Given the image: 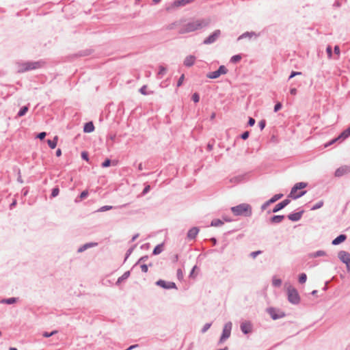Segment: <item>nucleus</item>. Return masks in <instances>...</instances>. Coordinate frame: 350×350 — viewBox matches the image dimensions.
I'll list each match as a JSON object with an SVG mask.
<instances>
[{
    "label": "nucleus",
    "mask_w": 350,
    "mask_h": 350,
    "mask_svg": "<svg viewBox=\"0 0 350 350\" xmlns=\"http://www.w3.org/2000/svg\"><path fill=\"white\" fill-rule=\"evenodd\" d=\"M46 64L45 61L40 59L38 61H27L18 64V72L20 73L28 72L33 70H37L44 67Z\"/></svg>",
    "instance_id": "1"
},
{
    "label": "nucleus",
    "mask_w": 350,
    "mask_h": 350,
    "mask_svg": "<svg viewBox=\"0 0 350 350\" xmlns=\"http://www.w3.org/2000/svg\"><path fill=\"white\" fill-rule=\"evenodd\" d=\"M230 210L235 216L251 217L252 215V206L247 203H242L232 206Z\"/></svg>",
    "instance_id": "2"
},
{
    "label": "nucleus",
    "mask_w": 350,
    "mask_h": 350,
    "mask_svg": "<svg viewBox=\"0 0 350 350\" xmlns=\"http://www.w3.org/2000/svg\"><path fill=\"white\" fill-rule=\"evenodd\" d=\"M202 27V24L200 21H193L188 22L185 24L180 29V33H186L194 31L196 30L200 29Z\"/></svg>",
    "instance_id": "3"
},
{
    "label": "nucleus",
    "mask_w": 350,
    "mask_h": 350,
    "mask_svg": "<svg viewBox=\"0 0 350 350\" xmlns=\"http://www.w3.org/2000/svg\"><path fill=\"white\" fill-rule=\"evenodd\" d=\"M288 301L294 305H297L300 302V296L296 288L289 286L287 288Z\"/></svg>",
    "instance_id": "4"
},
{
    "label": "nucleus",
    "mask_w": 350,
    "mask_h": 350,
    "mask_svg": "<svg viewBox=\"0 0 350 350\" xmlns=\"http://www.w3.org/2000/svg\"><path fill=\"white\" fill-rule=\"evenodd\" d=\"M232 327V323L230 321L225 323L221 337L219 340L218 345L224 343L227 339H228L231 335V330Z\"/></svg>",
    "instance_id": "5"
},
{
    "label": "nucleus",
    "mask_w": 350,
    "mask_h": 350,
    "mask_svg": "<svg viewBox=\"0 0 350 350\" xmlns=\"http://www.w3.org/2000/svg\"><path fill=\"white\" fill-rule=\"evenodd\" d=\"M228 69L225 66H220L218 69L213 72H210L206 75V77L211 79H215L219 77L221 75H226L228 72Z\"/></svg>",
    "instance_id": "6"
},
{
    "label": "nucleus",
    "mask_w": 350,
    "mask_h": 350,
    "mask_svg": "<svg viewBox=\"0 0 350 350\" xmlns=\"http://www.w3.org/2000/svg\"><path fill=\"white\" fill-rule=\"evenodd\" d=\"M267 312L271 316L273 320H277L283 318L286 316L284 312L280 310V309H276L273 307L268 308L267 309Z\"/></svg>",
    "instance_id": "7"
},
{
    "label": "nucleus",
    "mask_w": 350,
    "mask_h": 350,
    "mask_svg": "<svg viewBox=\"0 0 350 350\" xmlns=\"http://www.w3.org/2000/svg\"><path fill=\"white\" fill-rule=\"evenodd\" d=\"M338 258L342 262L346 265L347 271H350V254L346 251L341 250L338 253Z\"/></svg>",
    "instance_id": "8"
},
{
    "label": "nucleus",
    "mask_w": 350,
    "mask_h": 350,
    "mask_svg": "<svg viewBox=\"0 0 350 350\" xmlns=\"http://www.w3.org/2000/svg\"><path fill=\"white\" fill-rule=\"evenodd\" d=\"M221 36V31L219 29L215 30L211 35H209L203 41L204 44H211L216 42V40Z\"/></svg>",
    "instance_id": "9"
},
{
    "label": "nucleus",
    "mask_w": 350,
    "mask_h": 350,
    "mask_svg": "<svg viewBox=\"0 0 350 350\" xmlns=\"http://www.w3.org/2000/svg\"><path fill=\"white\" fill-rule=\"evenodd\" d=\"M193 1L194 0H175L170 5L166 8V10L167 11H171L175 8L185 6Z\"/></svg>",
    "instance_id": "10"
},
{
    "label": "nucleus",
    "mask_w": 350,
    "mask_h": 350,
    "mask_svg": "<svg viewBox=\"0 0 350 350\" xmlns=\"http://www.w3.org/2000/svg\"><path fill=\"white\" fill-rule=\"evenodd\" d=\"M155 284L159 286L164 289H172L175 288L177 289V286L176 284L173 282H166L163 280H159L156 282Z\"/></svg>",
    "instance_id": "11"
},
{
    "label": "nucleus",
    "mask_w": 350,
    "mask_h": 350,
    "mask_svg": "<svg viewBox=\"0 0 350 350\" xmlns=\"http://www.w3.org/2000/svg\"><path fill=\"white\" fill-rule=\"evenodd\" d=\"M283 197L282 193L275 194L272 198H271L269 200L266 201L263 203L260 207L261 211H264L267 209V208L271 204L275 202Z\"/></svg>",
    "instance_id": "12"
},
{
    "label": "nucleus",
    "mask_w": 350,
    "mask_h": 350,
    "mask_svg": "<svg viewBox=\"0 0 350 350\" xmlns=\"http://www.w3.org/2000/svg\"><path fill=\"white\" fill-rule=\"evenodd\" d=\"M290 202L291 200L289 199H285L282 202H279L278 204H277L272 210H269L267 211V213L270 214L271 213H277L280 210L283 209L284 208H285Z\"/></svg>",
    "instance_id": "13"
},
{
    "label": "nucleus",
    "mask_w": 350,
    "mask_h": 350,
    "mask_svg": "<svg viewBox=\"0 0 350 350\" xmlns=\"http://www.w3.org/2000/svg\"><path fill=\"white\" fill-rule=\"evenodd\" d=\"M240 328L244 334H247L252 332L253 325L250 321H245L241 323Z\"/></svg>",
    "instance_id": "14"
},
{
    "label": "nucleus",
    "mask_w": 350,
    "mask_h": 350,
    "mask_svg": "<svg viewBox=\"0 0 350 350\" xmlns=\"http://www.w3.org/2000/svg\"><path fill=\"white\" fill-rule=\"evenodd\" d=\"M298 191L297 189H295V187L293 186L291 190V192L288 195V198H291L293 200H297L301 197H302L303 196H304L307 191L306 190H301L300 191H299L298 193H297Z\"/></svg>",
    "instance_id": "15"
},
{
    "label": "nucleus",
    "mask_w": 350,
    "mask_h": 350,
    "mask_svg": "<svg viewBox=\"0 0 350 350\" xmlns=\"http://www.w3.org/2000/svg\"><path fill=\"white\" fill-rule=\"evenodd\" d=\"M350 173V166L342 165L335 171L334 175L336 177H341L345 174Z\"/></svg>",
    "instance_id": "16"
},
{
    "label": "nucleus",
    "mask_w": 350,
    "mask_h": 350,
    "mask_svg": "<svg viewBox=\"0 0 350 350\" xmlns=\"http://www.w3.org/2000/svg\"><path fill=\"white\" fill-rule=\"evenodd\" d=\"M304 213V211L301 210L299 212L290 213L289 215H287V217L289 220H291L292 221H298L299 220L301 219Z\"/></svg>",
    "instance_id": "17"
},
{
    "label": "nucleus",
    "mask_w": 350,
    "mask_h": 350,
    "mask_svg": "<svg viewBox=\"0 0 350 350\" xmlns=\"http://www.w3.org/2000/svg\"><path fill=\"white\" fill-rule=\"evenodd\" d=\"M200 231L199 228L198 227H193L189 230L187 234V238L189 240H193L195 239Z\"/></svg>",
    "instance_id": "18"
},
{
    "label": "nucleus",
    "mask_w": 350,
    "mask_h": 350,
    "mask_svg": "<svg viewBox=\"0 0 350 350\" xmlns=\"http://www.w3.org/2000/svg\"><path fill=\"white\" fill-rule=\"evenodd\" d=\"M196 57L194 55H190L185 57L183 64L186 67H191L195 64Z\"/></svg>",
    "instance_id": "19"
},
{
    "label": "nucleus",
    "mask_w": 350,
    "mask_h": 350,
    "mask_svg": "<svg viewBox=\"0 0 350 350\" xmlns=\"http://www.w3.org/2000/svg\"><path fill=\"white\" fill-rule=\"evenodd\" d=\"M97 245H98V243H96V242L87 243L81 245V247H79V249L77 250V252L79 253H81L89 248L96 247Z\"/></svg>",
    "instance_id": "20"
},
{
    "label": "nucleus",
    "mask_w": 350,
    "mask_h": 350,
    "mask_svg": "<svg viewBox=\"0 0 350 350\" xmlns=\"http://www.w3.org/2000/svg\"><path fill=\"white\" fill-rule=\"evenodd\" d=\"M347 237L345 234H341L332 240V244L333 245H338L342 242H344L347 239Z\"/></svg>",
    "instance_id": "21"
},
{
    "label": "nucleus",
    "mask_w": 350,
    "mask_h": 350,
    "mask_svg": "<svg viewBox=\"0 0 350 350\" xmlns=\"http://www.w3.org/2000/svg\"><path fill=\"white\" fill-rule=\"evenodd\" d=\"M94 125L92 121L86 122L83 126V132L90 133L94 131Z\"/></svg>",
    "instance_id": "22"
},
{
    "label": "nucleus",
    "mask_w": 350,
    "mask_h": 350,
    "mask_svg": "<svg viewBox=\"0 0 350 350\" xmlns=\"http://www.w3.org/2000/svg\"><path fill=\"white\" fill-rule=\"evenodd\" d=\"M284 219V215H273L269 219L271 224H280Z\"/></svg>",
    "instance_id": "23"
},
{
    "label": "nucleus",
    "mask_w": 350,
    "mask_h": 350,
    "mask_svg": "<svg viewBox=\"0 0 350 350\" xmlns=\"http://www.w3.org/2000/svg\"><path fill=\"white\" fill-rule=\"evenodd\" d=\"M18 297H10L6 299H2L0 301L1 304H13L18 301Z\"/></svg>",
    "instance_id": "24"
},
{
    "label": "nucleus",
    "mask_w": 350,
    "mask_h": 350,
    "mask_svg": "<svg viewBox=\"0 0 350 350\" xmlns=\"http://www.w3.org/2000/svg\"><path fill=\"white\" fill-rule=\"evenodd\" d=\"M131 275L130 271H125L123 275L120 277H119L116 282V285H119L120 283H122L124 280H126Z\"/></svg>",
    "instance_id": "25"
},
{
    "label": "nucleus",
    "mask_w": 350,
    "mask_h": 350,
    "mask_svg": "<svg viewBox=\"0 0 350 350\" xmlns=\"http://www.w3.org/2000/svg\"><path fill=\"white\" fill-rule=\"evenodd\" d=\"M88 196V190H84L83 191L79 196H78L75 200V202L76 203H79L82 200L86 198Z\"/></svg>",
    "instance_id": "26"
},
{
    "label": "nucleus",
    "mask_w": 350,
    "mask_h": 350,
    "mask_svg": "<svg viewBox=\"0 0 350 350\" xmlns=\"http://www.w3.org/2000/svg\"><path fill=\"white\" fill-rule=\"evenodd\" d=\"M326 255V252L323 250H318L315 252H312L308 254L310 258H317L320 256H323Z\"/></svg>",
    "instance_id": "27"
},
{
    "label": "nucleus",
    "mask_w": 350,
    "mask_h": 350,
    "mask_svg": "<svg viewBox=\"0 0 350 350\" xmlns=\"http://www.w3.org/2000/svg\"><path fill=\"white\" fill-rule=\"evenodd\" d=\"M57 141H58V137L57 135H55L53 139H48L47 140L48 146L51 149H54L56 147V146H57Z\"/></svg>",
    "instance_id": "28"
},
{
    "label": "nucleus",
    "mask_w": 350,
    "mask_h": 350,
    "mask_svg": "<svg viewBox=\"0 0 350 350\" xmlns=\"http://www.w3.org/2000/svg\"><path fill=\"white\" fill-rule=\"evenodd\" d=\"M29 110V106L25 105L22 107L17 113L16 118H20L25 116Z\"/></svg>",
    "instance_id": "29"
},
{
    "label": "nucleus",
    "mask_w": 350,
    "mask_h": 350,
    "mask_svg": "<svg viewBox=\"0 0 350 350\" xmlns=\"http://www.w3.org/2000/svg\"><path fill=\"white\" fill-rule=\"evenodd\" d=\"M350 136V126L343 131L339 135L338 138H342V140H344Z\"/></svg>",
    "instance_id": "30"
},
{
    "label": "nucleus",
    "mask_w": 350,
    "mask_h": 350,
    "mask_svg": "<svg viewBox=\"0 0 350 350\" xmlns=\"http://www.w3.org/2000/svg\"><path fill=\"white\" fill-rule=\"evenodd\" d=\"M163 243L158 244L154 248V250L152 251V254L156 256V255L161 254L163 251Z\"/></svg>",
    "instance_id": "31"
},
{
    "label": "nucleus",
    "mask_w": 350,
    "mask_h": 350,
    "mask_svg": "<svg viewBox=\"0 0 350 350\" xmlns=\"http://www.w3.org/2000/svg\"><path fill=\"white\" fill-rule=\"evenodd\" d=\"M166 72H167V68L165 66H163L162 65L159 66V72L157 73V79H161L162 77L166 73Z\"/></svg>",
    "instance_id": "32"
},
{
    "label": "nucleus",
    "mask_w": 350,
    "mask_h": 350,
    "mask_svg": "<svg viewBox=\"0 0 350 350\" xmlns=\"http://www.w3.org/2000/svg\"><path fill=\"white\" fill-rule=\"evenodd\" d=\"M92 51L91 49H85L83 51H79L77 54V57H85L88 56L92 53Z\"/></svg>",
    "instance_id": "33"
},
{
    "label": "nucleus",
    "mask_w": 350,
    "mask_h": 350,
    "mask_svg": "<svg viewBox=\"0 0 350 350\" xmlns=\"http://www.w3.org/2000/svg\"><path fill=\"white\" fill-rule=\"evenodd\" d=\"M254 35H255V33L253 31H252V32L246 31V32L242 33L241 36H239L237 38V40H242V39H244L246 38H251Z\"/></svg>",
    "instance_id": "34"
},
{
    "label": "nucleus",
    "mask_w": 350,
    "mask_h": 350,
    "mask_svg": "<svg viewBox=\"0 0 350 350\" xmlns=\"http://www.w3.org/2000/svg\"><path fill=\"white\" fill-rule=\"evenodd\" d=\"M224 221L221 219H214L211 221V226L219 227L224 224Z\"/></svg>",
    "instance_id": "35"
},
{
    "label": "nucleus",
    "mask_w": 350,
    "mask_h": 350,
    "mask_svg": "<svg viewBox=\"0 0 350 350\" xmlns=\"http://www.w3.org/2000/svg\"><path fill=\"white\" fill-rule=\"evenodd\" d=\"M241 58H242V56L241 54L234 55L231 57V58L230 59V62L232 63V64H237L241 61Z\"/></svg>",
    "instance_id": "36"
},
{
    "label": "nucleus",
    "mask_w": 350,
    "mask_h": 350,
    "mask_svg": "<svg viewBox=\"0 0 350 350\" xmlns=\"http://www.w3.org/2000/svg\"><path fill=\"white\" fill-rule=\"evenodd\" d=\"M146 89H147V85H144L143 86H142L140 88V89L139 90V92L143 94V95H148V94H153V91H149V92H147L146 91Z\"/></svg>",
    "instance_id": "37"
},
{
    "label": "nucleus",
    "mask_w": 350,
    "mask_h": 350,
    "mask_svg": "<svg viewBox=\"0 0 350 350\" xmlns=\"http://www.w3.org/2000/svg\"><path fill=\"white\" fill-rule=\"evenodd\" d=\"M307 186H308V183H304V182H299V183H296L294 185L295 189H297L298 190H300V191H301V189L306 188Z\"/></svg>",
    "instance_id": "38"
},
{
    "label": "nucleus",
    "mask_w": 350,
    "mask_h": 350,
    "mask_svg": "<svg viewBox=\"0 0 350 350\" xmlns=\"http://www.w3.org/2000/svg\"><path fill=\"white\" fill-rule=\"evenodd\" d=\"M242 180H243V177L238 176H234V177L231 178L229 180V182H230L231 183H233V184H237V183H239Z\"/></svg>",
    "instance_id": "39"
},
{
    "label": "nucleus",
    "mask_w": 350,
    "mask_h": 350,
    "mask_svg": "<svg viewBox=\"0 0 350 350\" xmlns=\"http://www.w3.org/2000/svg\"><path fill=\"white\" fill-rule=\"evenodd\" d=\"M59 188L58 186H56L54 188H53V189L51 191V198H55L59 195Z\"/></svg>",
    "instance_id": "40"
},
{
    "label": "nucleus",
    "mask_w": 350,
    "mask_h": 350,
    "mask_svg": "<svg viewBox=\"0 0 350 350\" xmlns=\"http://www.w3.org/2000/svg\"><path fill=\"white\" fill-rule=\"evenodd\" d=\"M323 204H324L323 201L320 200L311 208V210L312 211L317 210V209L321 208L323 206Z\"/></svg>",
    "instance_id": "41"
},
{
    "label": "nucleus",
    "mask_w": 350,
    "mask_h": 350,
    "mask_svg": "<svg viewBox=\"0 0 350 350\" xmlns=\"http://www.w3.org/2000/svg\"><path fill=\"white\" fill-rule=\"evenodd\" d=\"M307 275L306 273H302L299 275V282L300 284H304L306 282Z\"/></svg>",
    "instance_id": "42"
},
{
    "label": "nucleus",
    "mask_w": 350,
    "mask_h": 350,
    "mask_svg": "<svg viewBox=\"0 0 350 350\" xmlns=\"http://www.w3.org/2000/svg\"><path fill=\"white\" fill-rule=\"evenodd\" d=\"M272 284L275 287H279L282 284V280L281 279L273 278V280H272Z\"/></svg>",
    "instance_id": "43"
},
{
    "label": "nucleus",
    "mask_w": 350,
    "mask_h": 350,
    "mask_svg": "<svg viewBox=\"0 0 350 350\" xmlns=\"http://www.w3.org/2000/svg\"><path fill=\"white\" fill-rule=\"evenodd\" d=\"M211 323H205L201 329V333L204 334L205 332H206L208 329L211 327Z\"/></svg>",
    "instance_id": "44"
},
{
    "label": "nucleus",
    "mask_w": 350,
    "mask_h": 350,
    "mask_svg": "<svg viewBox=\"0 0 350 350\" xmlns=\"http://www.w3.org/2000/svg\"><path fill=\"white\" fill-rule=\"evenodd\" d=\"M148 259V256L146 255L144 256H142L137 262L134 265L133 267L139 264L140 262H144Z\"/></svg>",
    "instance_id": "45"
},
{
    "label": "nucleus",
    "mask_w": 350,
    "mask_h": 350,
    "mask_svg": "<svg viewBox=\"0 0 350 350\" xmlns=\"http://www.w3.org/2000/svg\"><path fill=\"white\" fill-rule=\"evenodd\" d=\"M111 161L109 159H106L101 164L103 167H108L111 165Z\"/></svg>",
    "instance_id": "46"
},
{
    "label": "nucleus",
    "mask_w": 350,
    "mask_h": 350,
    "mask_svg": "<svg viewBox=\"0 0 350 350\" xmlns=\"http://www.w3.org/2000/svg\"><path fill=\"white\" fill-rule=\"evenodd\" d=\"M191 99L195 103H197L200 101V95L198 93L196 92L194 94H193L192 95V97H191Z\"/></svg>",
    "instance_id": "47"
},
{
    "label": "nucleus",
    "mask_w": 350,
    "mask_h": 350,
    "mask_svg": "<svg viewBox=\"0 0 350 350\" xmlns=\"http://www.w3.org/2000/svg\"><path fill=\"white\" fill-rule=\"evenodd\" d=\"M57 332V331H53L51 332H44L42 333V336L44 337V338H49L52 336H53L55 334H56Z\"/></svg>",
    "instance_id": "48"
},
{
    "label": "nucleus",
    "mask_w": 350,
    "mask_h": 350,
    "mask_svg": "<svg viewBox=\"0 0 350 350\" xmlns=\"http://www.w3.org/2000/svg\"><path fill=\"white\" fill-rule=\"evenodd\" d=\"M113 208V206H108V205H105V206H103L102 207H100L99 209H98V211L100 212H104V211H109V210H111Z\"/></svg>",
    "instance_id": "49"
},
{
    "label": "nucleus",
    "mask_w": 350,
    "mask_h": 350,
    "mask_svg": "<svg viewBox=\"0 0 350 350\" xmlns=\"http://www.w3.org/2000/svg\"><path fill=\"white\" fill-rule=\"evenodd\" d=\"M150 190V186L149 185H146L145 186V187L144 188L142 193H141V196H145L146 194H147Z\"/></svg>",
    "instance_id": "50"
},
{
    "label": "nucleus",
    "mask_w": 350,
    "mask_h": 350,
    "mask_svg": "<svg viewBox=\"0 0 350 350\" xmlns=\"http://www.w3.org/2000/svg\"><path fill=\"white\" fill-rule=\"evenodd\" d=\"M282 107V105L280 102H278L275 106H274V109H273V111L274 112H278L279 110H280Z\"/></svg>",
    "instance_id": "51"
},
{
    "label": "nucleus",
    "mask_w": 350,
    "mask_h": 350,
    "mask_svg": "<svg viewBox=\"0 0 350 350\" xmlns=\"http://www.w3.org/2000/svg\"><path fill=\"white\" fill-rule=\"evenodd\" d=\"M221 220H223V221H224V223L225 221H226V222H231V221H233V219H232L230 217H229V216H228V215H222V217H221Z\"/></svg>",
    "instance_id": "52"
},
{
    "label": "nucleus",
    "mask_w": 350,
    "mask_h": 350,
    "mask_svg": "<svg viewBox=\"0 0 350 350\" xmlns=\"http://www.w3.org/2000/svg\"><path fill=\"white\" fill-rule=\"evenodd\" d=\"M301 75V72H297V71H292L288 77V80L291 79L292 78H293L295 76H297V75Z\"/></svg>",
    "instance_id": "53"
},
{
    "label": "nucleus",
    "mask_w": 350,
    "mask_h": 350,
    "mask_svg": "<svg viewBox=\"0 0 350 350\" xmlns=\"http://www.w3.org/2000/svg\"><path fill=\"white\" fill-rule=\"evenodd\" d=\"M135 247V245H134L133 247H131L129 248L126 252V255H125V258H124V261L126 260V259L129 257V256L131 254V253L133 252V250L134 249V247Z\"/></svg>",
    "instance_id": "54"
},
{
    "label": "nucleus",
    "mask_w": 350,
    "mask_h": 350,
    "mask_svg": "<svg viewBox=\"0 0 350 350\" xmlns=\"http://www.w3.org/2000/svg\"><path fill=\"white\" fill-rule=\"evenodd\" d=\"M265 126H266V120H262L258 122V126L261 131L265 129Z\"/></svg>",
    "instance_id": "55"
},
{
    "label": "nucleus",
    "mask_w": 350,
    "mask_h": 350,
    "mask_svg": "<svg viewBox=\"0 0 350 350\" xmlns=\"http://www.w3.org/2000/svg\"><path fill=\"white\" fill-rule=\"evenodd\" d=\"M326 52L329 58L332 57V49L331 46H327L326 48Z\"/></svg>",
    "instance_id": "56"
},
{
    "label": "nucleus",
    "mask_w": 350,
    "mask_h": 350,
    "mask_svg": "<svg viewBox=\"0 0 350 350\" xmlns=\"http://www.w3.org/2000/svg\"><path fill=\"white\" fill-rule=\"evenodd\" d=\"M250 136V132L246 131H244L241 135V138L243 140H245L247 139Z\"/></svg>",
    "instance_id": "57"
},
{
    "label": "nucleus",
    "mask_w": 350,
    "mask_h": 350,
    "mask_svg": "<svg viewBox=\"0 0 350 350\" xmlns=\"http://www.w3.org/2000/svg\"><path fill=\"white\" fill-rule=\"evenodd\" d=\"M185 79V75L183 74L180 78L178 79V81H177V87H180L182 85L183 83V81Z\"/></svg>",
    "instance_id": "58"
},
{
    "label": "nucleus",
    "mask_w": 350,
    "mask_h": 350,
    "mask_svg": "<svg viewBox=\"0 0 350 350\" xmlns=\"http://www.w3.org/2000/svg\"><path fill=\"white\" fill-rule=\"evenodd\" d=\"M46 135V132H40L37 135V138H38L40 140H43Z\"/></svg>",
    "instance_id": "59"
},
{
    "label": "nucleus",
    "mask_w": 350,
    "mask_h": 350,
    "mask_svg": "<svg viewBox=\"0 0 350 350\" xmlns=\"http://www.w3.org/2000/svg\"><path fill=\"white\" fill-rule=\"evenodd\" d=\"M261 253H262V251L258 250V251L251 252L250 256L252 258H255L258 255L260 254Z\"/></svg>",
    "instance_id": "60"
},
{
    "label": "nucleus",
    "mask_w": 350,
    "mask_h": 350,
    "mask_svg": "<svg viewBox=\"0 0 350 350\" xmlns=\"http://www.w3.org/2000/svg\"><path fill=\"white\" fill-rule=\"evenodd\" d=\"M81 158L85 161L89 160V154L87 152L83 151L81 152Z\"/></svg>",
    "instance_id": "61"
},
{
    "label": "nucleus",
    "mask_w": 350,
    "mask_h": 350,
    "mask_svg": "<svg viewBox=\"0 0 350 350\" xmlns=\"http://www.w3.org/2000/svg\"><path fill=\"white\" fill-rule=\"evenodd\" d=\"M177 278L178 280H181L183 279V273L180 269L177 270Z\"/></svg>",
    "instance_id": "62"
},
{
    "label": "nucleus",
    "mask_w": 350,
    "mask_h": 350,
    "mask_svg": "<svg viewBox=\"0 0 350 350\" xmlns=\"http://www.w3.org/2000/svg\"><path fill=\"white\" fill-rule=\"evenodd\" d=\"M255 122H256V121L253 118H251V117L249 118V120L247 122L248 126H253L255 124Z\"/></svg>",
    "instance_id": "63"
},
{
    "label": "nucleus",
    "mask_w": 350,
    "mask_h": 350,
    "mask_svg": "<svg viewBox=\"0 0 350 350\" xmlns=\"http://www.w3.org/2000/svg\"><path fill=\"white\" fill-rule=\"evenodd\" d=\"M140 267H141V269H142V272H144V273L148 272V266L147 265L142 264V265H141Z\"/></svg>",
    "instance_id": "64"
}]
</instances>
